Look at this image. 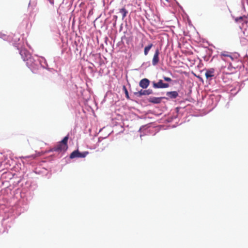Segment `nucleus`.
I'll use <instances>...</instances> for the list:
<instances>
[{
  "instance_id": "ddd939ff",
  "label": "nucleus",
  "mask_w": 248,
  "mask_h": 248,
  "mask_svg": "<svg viewBox=\"0 0 248 248\" xmlns=\"http://www.w3.org/2000/svg\"><path fill=\"white\" fill-rule=\"evenodd\" d=\"M119 12L122 14L123 19H124L126 16V15L128 13L127 11L125 8H123L120 9Z\"/></svg>"
},
{
  "instance_id": "1a4fd4ad",
  "label": "nucleus",
  "mask_w": 248,
  "mask_h": 248,
  "mask_svg": "<svg viewBox=\"0 0 248 248\" xmlns=\"http://www.w3.org/2000/svg\"><path fill=\"white\" fill-rule=\"evenodd\" d=\"M150 84V80L147 78L142 79L139 83V85L143 89H146Z\"/></svg>"
},
{
  "instance_id": "412c9836",
  "label": "nucleus",
  "mask_w": 248,
  "mask_h": 248,
  "mask_svg": "<svg viewBox=\"0 0 248 248\" xmlns=\"http://www.w3.org/2000/svg\"><path fill=\"white\" fill-rule=\"evenodd\" d=\"M100 142H99L98 143V144H97V146H100Z\"/></svg>"
},
{
  "instance_id": "7ed1b4c3",
  "label": "nucleus",
  "mask_w": 248,
  "mask_h": 248,
  "mask_svg": "<svg viewBox=\"0 0 248 248\" xmlns=\"http://www.w3.org/2000/svg\"><path fill=\"white\" fill-rule=\"evenodd\" d=\"M89 154L88 151L80 153L78 150L73 151L70 155V158L73 159L76 157L83 158Z\"/></svg>"
},
{
  "instance_id": "423d86ee",
  "label": "nucleus",
  "mask_w": 248,
  "mask_h": 248,
  "mask_svg": "<svg viewBox=\"0 0 248 248\" xmlns=\"http://www.w3.org/2000/svg\"><path fill=\"white\" fill-rule=\"evenodd\" d=\"M159 50L158 48L156 49L152 60V64L154 66L157 65L159 62Z\"/></svg>"
},
{
  "instance_id": "f3484780",
  "label": "nucleus",
  "mask_w": 248,
  "mask_h": 248,
  "mask_svg": "<svg viewBox=\"0 0 248 248\" xmlns=\"http://www.w3.org/2000/svg\"><path fill=\"white\" fill-rule=\"evenodd\" d=\"M242 3L243 6H245V4L248 5V0H242Z\"/></svg>"
},
{
  "instance_id": "6ab92c4d",
  "label": "nucleus",
  "mask_w": 248,
  "mask_h": 248,
  "mask_svg": "<svg viewBox=\"0 0 248 248\" xmlns=\"http://www.w3.org/2000/svg\"><path fill=\"white\" fill-rule=\"evenodd\" d=\"M102 144V145H104V146H103V148H102L101 149V151H103V150H104V149H105V148L108 146V143H103Z\"/></svg>"
},
{
  "instance_id": "f03ea898",
  "label": "nucleus",
  "mask_w": 248,
  "mask_h": 248,
  "mask_svg": "<svg viewBox=\"0 0 248 248\" xmlns=\"http://www.w3.org/2000/svg\"><path fill=\"white\" fill-rule=\"evenodd\" d=\"M20 54L21 55L23 61L26 62L28 66H31L34 62V60L32 58L31 54L27 49H23L20 50Z\"/></svg>"
},
{
  "instance_id": "f257e3e1",
  "label": "nucleus",
  "mask_w": 248,
  "mask_h": 248,
  "mask_svg": "<svg viewBox=\"0 0 248 248\" xmlns=\"http://www.w3.org/2000/svg\"><path fill=\"white\" fill-rule=\"evenodd\" d=\"M69 139L68 135L65 136L62 140L59 142L52 149V151L58 152H65L68 149L67 142Z\"/></svg>"
},
{
  "instance_id": "6e6552de",
  "label": "nucleus",
  "mask_w": 248,
  "mask_h": 248,
  "mask_svg": "<svg viewBox=\"0 0 248 248\" xmlns=\"http://www.w3.org/2000/svg\"><path fill=\"white\" fill-rule=\"evenodd\" d=\"M215 70L213 68H210L206 71L205 76L207 79L211 80L214 77Z\"/></svg>"
},
{
  "instance_id": "9b49d317",
  "label": "nucleus",
  "mask_w": 248,
  "mask_h": 248,
  "mask_svg": "<svg viewBox=\"0 0 248 248\" xmlns=\"http://www.w3.org/2000/svg\"><path fill=\"white\" fill-rule=\"evenodd\" d=\"M167 95L170 98L174 99L178 96V93L176 91L168 92Z\"/></svg>"
},
{
  "instance_id": "0eeeda50",
  "label": "nucleus",
  "mask_w": 248,
  "mask_h": 248,
  "mask_svg": "<svg viewBox=\"0 0 248 248\" xmlns=\"http://www.w3.org/2000/svg\"><path fill=\"white\" fill-rule=\"evenodd\" d=\"M235 21L236 22L241 23L242 25V27H244L245 24H247L248 21L247 19V17L246 16H240L238 17H236L235 19Z\"/></svg>"
},
{
  "instance_id": "4be33fe9",
  "label": "nucleus",
  "mask_w": 248,
  "mask_h": 248,
  "mask_svg": "<svg viewBox=\"0 0 248 248\" xmlns=\"http://www.w3.org/2000/svg\"><path fill=\"white\" fill-rule=\"evenodd\" d=\"M166 1H168V0H166Z\"/></svg>"
},
{
  "instance_id": "20e7f679",
  "label": "nucleus",
  "mask_w": 248,
  "mask_h": 248,
  "mask_svg": "<svg viewBox=\"0 0 248 248\" xmlns=\"http://www.w3.org/2000/svg\"><path fill=\"white\" fill-rule=\"evenodd\" d=\"M153 86L154 88H166L169 87L168 83H163L161 79L159 80L157 82H153Z\"/></svg>"
},
{
  "instance_id": "4468645a",
  "label": "nucleus",
  "mask_w": 248,
  "mask_h": 248,
  "mask_svg": "<svg viewBox=\"0 0 248 248\" xmlns=\"http://www.w3.org/2000/svg\"><path fill=\"white\" fill-rule=\"evenodd\" d=\"M123 90H124V93H125V96L126 97V98L127 99H130V97L129 96V94H128V91L126 88V87L125 86H123Z\"/></svg>"
},
{
  "instance_id": "dca6fc26",
  "label": "nucleus",
  "mask_w": 248,
  "mask_h": 248,
  "mask_svg": "<svg viewBox=\"0 0 248 248\" xmlns=\"http://www.w3.org/2000/svg\"><path fill=\"white\" fill-rule=\"evenodd\" d=\"M240 42L242 45H247L248 44V41L244 37L240 39Z\"/></svg>"
},
{
  "instance_id": "f8f14e48",
  "label": "nucleus",
  "mask_w": 248,
  "mask_h": 248,
  "mask_svg": "<svg viewBox=\"0 0 248 248\" xmlns=\"http://www.w3.org/2000/svg\"><path fill=\"white\" fill-rule=\"evenodd\" d=\"M152 44H149L147 46H145L144 50V54L145 56L147 55L149 51L153 46Z\"/></svg>"
},
{
  "instance_id": "aec40b11",
  "label": "nucleus",
  "mask_w": 248,
  "mask_h": 248,
  "mask_svg": "<svg viewBox=\"0 0 248 248\" xmlns=\"http://www.w3.org/2000/svg\"><path fill=\"white\" fill-rule=\"evenodd\" d=\"M31 157H32L33 159L35 158V156H34L33 155H31Z\"/></svg>"
},
{
  "instance_id": "9d476101",
  "label": "nucleus",
  "mask_w": 248,
  "mask_h": 248,
  "mask_svg": "<svg viewBox=\"0 0 248 248\" xmlns=\"http://www.w3.org/2000/svg\"><path fill=\"white\" fill-rule=\"evenodd\" d=\"M162 98L163 97H151L149 98V102L154 104H158L161 102Z\"/></svg>"
},
{
  "instance_id": "a211bd4d",
  "label": "nucleus",
  "mask_w": 248,
  "mask_h": 248,
  "mask_svg": "<svg viewBox=\"0 0 248 248\" xmlns=\"http://www.w3.org/2000/svg\"><path fill=\"white\" fill-rule=\"evenodd\" d=\"M166 81H168V82H170L171 81V79L170 78H169V77H164L163 78Z\"/></svg>"
},
{
  "instance_id": "39448f33",
  "label": "nucleus",
  "mask_w": 248,
  "mask_h": 248,
  "mask_svg": "<svg viewBox=\"0 0 248 248\" xmlns=\"http://www.w3.org/2000/svg\"><path fill=\"white\" fill-rule=\"evenodd\" d=\"M153 93L152 89H148L145 90H141L138 92H135L134 94L138 97H141L142 95H150L152 94Z\"/></svg>"
},
{
  "instance_id": "2eb2a0df",
  "label": "nucleus",
  "mask_w": 248,
  "mask_h": 248,
  "mask_svg": "<svg viewBox=\"0 0 248 248\" xmlns=\"http://www.w3.org/2000/svg\"><path fill=\"white\" fill-rule=\"evenodd\" d=\"M221 56L229 58L231 60H233L232 57L230 55L228 54L227 52H223L221 53Z\"/></svg>"
}]
</instances>
